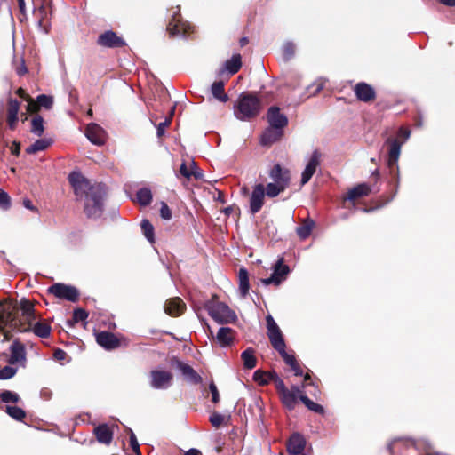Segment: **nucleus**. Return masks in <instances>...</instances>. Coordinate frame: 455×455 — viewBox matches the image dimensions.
I'll list each match as a JSON object with an SVG mask.
<instances>
[{"label":"nucleus","instance_id":"nucleus-37","mask_svg":"<svg viewBox=\"0 0 455 455\" xmlns=\"http://www.w3.org/2000/svg\"><path fill=\"white\" fill-rule=\"evenodd\" d=\"M20 401L19 394L11 390H4L0 393V403H18Z\"/></svg>","mask_w":455,"mask_h":455},{"label":"nucleus","instance_id":"nucleus-52","mask_svg":"<svg viewBox=\"0 0 455 455\" xmlns=\"http://www.w3.org/2000/svg\"><path fill=\"white\" fill-rule=\"evenodd\" d=\"M225 420V417L219 413V412H213L210 416V422L214 427H219Z\"/></svg>","mask_w":455,"mask_h":455},{"label":"nucleus","instance_id":"nucleus-28","mask_svg":"<svg viewBox=\"0 0 455 455\" xmlns=\"http://www.w3.org/2000/svg\"><path fill=\"white\" fill-rule=\"evenodd\" d=\"M292 389L293 392L287 390L282 395H280L282 403L289 410L294 409L297 403V393L300 392L298 387H293Z\"/></svg>","mask_w":455,"mask_h":455},{"label":"nucleus","instance_id":"nucleus-13","mask_svg":"<svg viewBox=\"0 0 455 455\" xmlns=\"http://www.w3.org/2000/svg\"><path fill=\"white\" fill-rule=\"evenodd\" d=\"M321 155L317 150H315L307 162L304 171L301 174V185L307 184L315 174L317 167L320 165Z\"/></svg>","mask_w":455,"mask_h":455},{"label":"nucleus","instance_id":"nucleus-39","mask_svg":"<svg viewBox=\"0 0 455 455\" xmlns=\"http://www.w3.org/2000/svg\"><path fill=\"white\" fill-rule=\"evenodd\" d=\"M296 52V45L291 41H286L282 46V56L284 61H290Z\"/></svg>","mask_w":455,"mask_h":455},{"label":"nucleus","instance_id":"nucleus-18","mask_svg":"<svg viewBox=\"0 0 455 455\" xmlns=\"http://www.w3.org/2000/svg\"><path fill=\"white\" fill-rule=\"evenodd\" d=\"M389 145L387 164L390 168L397 166V162L401 154L402 142L396 139L388 138L386 141Z\"/></svg>","mask_w":455,"mask_h":455},{"label":"nucleus","instance_id":"nucleus-60","mask_svg":"<svg viewBox=\"0 0 455 455\" xmlns=\"http://www.w3.org/2000/svg\"><path fill=\"white\" fill-rule=\"evenodd\" d=\"M11 153L14 156H19L20 152V142L13 141L10 148Z\"/></svg>","mask_w":455,"mask_h":455},{"label":"nucleus","instance_id":"nucleus-26","mask_svg":"<svg viewBox=\"0 0 455 455\" xmlns=\"http://www.w3.org/2000/svg\"><path fill=\"white\" fill-rule=\"evenodd\" d=\"M20 307L23 319L31 326L36 319L34 305L28 299L22 298Z\"/></svg>","mask_w":455,"mask_h":455},{"label":"nucleus","instance_id":"nucleus-36","mask_svg":"<svg viewBox=\"0 0 455 455\" xmlns=\"http://www.w3.org/2000/svg\"><path fill=\"white\" fill-rule=\"evenodd\" d=\"M139 204L142 206H147L152 202V193L148 188H140L136 194Z\"/></svg>","mask_w":455,"mask_h":455},{"label":"nucleus","instance_id":"nucleus-16","mask_svg":"<svg viewBox=\"0 0 455 455\" xmlns=\"http://www.w3.org/2000/svg\"><path fill=\"white\" fill-rule=\"evenodd\" d=\"M97 343L107 350L117 348L120 346V340L116 335L109 331H100L96 335Z\"/></svg>","mask_w":455,"mask_h":455},{"label":"nucleus","instance_id":"nucleus-22","mask_svg":"<svg viewBox=\"0 0 455 455\" xmlns=\"http://www.w3.org/2000/svg\"><path fill=\"white\" fill-rule=\"evenodd\" d=\"M242 67V60L240 54H234L231 59L225 61L223 68L219 71L220 75L225 72L230 76L236 74Z\"/></svg>","mask_w":455,"mask_h":455},{"label":"nucleus","instance_id":"nucleus-41","mask_svg":"<svg viewBox=\"0 0 455 455\" xmlns=\"http://www.w3.org/2000/svg\"><path fill=\"white\" fill-rule=\"evenodd\" d=\"M33 332L40 338H47L50 336L51 327L47 323L36 322L33 325Z\"/></svg>","mask_w":455,"mask_h":455},{"label":"nucleus","instance_id":"nucleus-43","mask_svg":"<svg viewBox=\"0 0 455 455\" xmlns=\"http://www.w3.org/2000/svg\"><path fill=\"white\" fill-rule=\"evenodd\" d=\"M287 188L275 182H270L267 185L265 188V195H267L268 197H275L280 193L283 192Z\"/></svg>","mask_w":455,"mask_h":455},{"label":"nucleus","instance_id":"nucleus-27","mask_svg":"<svg viewBox=\"0 0 455 455\" xmlns=\"http://www.w3.org/2000/svg\"><path fill=\"white\" fill-rule=\"evenodd\" d=\"M370 192V186H368L365 183H361L349 189L347 192V196L345 197V199L348 201H354L357 198L368 196Z\"/></svg>","mask_w":455,"mask_h":455},{"label":"nucleus","instance_id":"nucleus-54","mask_svg":"<svg viewBox=\"0 0 455 455\" xmlns=\"http://www.w3.org/2000/svg\"><path fill=\"white\" fill-rule=\"evenodd\" d=\"M130 444H131V448L133 451V452L136 453L137 455H140V450L139 443L137 441V438H136L134 433L131 429H130Z\"/></svg>","mask_w":455,"mask_h":455},{"label":"nucleus","instance_id":"nucleus-50","mask_svg":"<svg viewBox=\"0 0 455 455\" xmlns=\"http://www.w3.org/2000/svg\"><path fill=\"white\" fill-rule=\"evenodd\" d=\"M285 348L286 347H283V350H278L277 352L280 354V355L282 356L286 364H288L289 366H293V364H295V363L297 362L296 358L294 357V355H289L286 352Z\"/></svg>","mask_w":455,"mask_h":455},{"label":"nucleus","instance_id":"nucleus-53","mask_svg":"<svg viewBox=\"0 0 455 455\" xmlns=\"http://www.w3.org/2000/svg\"><path fill=\"white\" fill-rule=\"evenodd\" d=\"M160 216L164 220H169L172 218V211L164 202H161Z\"/></svg>","mask_w":455,"mask_h":455},{"label":"nucleus","instance_id":"nucleus-23","mask_svg":"<svg viewBox=\"0 0 455 455\" xmlns=\"http://www.w3.org/2000/svg\"><path fill=\"white\" fill-rule=\"evenodd\" d=\"M215 339L220 347H229L234 340V331L229 327H220L216 334Z\"/></svg>","mask_w":455,"mask_h":455},{"label":"nucleus","instance_id":"nucleus-40","mask_svg":"<svg viewBox=\"0 0 455 455\" xmlns=\"http://www.w3.org/2000/svg\"><path fill=\"white\" fill-rule=\"evenodd\" d=\"M88 315L89 314L86 310L83 308H76L73 312L72 319L67 321V325L68 327H73L78 322L86 320Z\"/></svg>","mask_w":455,"mask_h":455},{"label":"nucleus","instance_id":"nucleus-51","mask_svg":"<svg viewBox=\"0 0 455 455\" xmlns=\"http://www.w3.org/2000/svg\"><path fill=\"white\" fill-rule=\"evenodd\" d=\"M10 205L11 199L9 195L5 191L0 189V208L3 210H7Z\"/></svg>","mask_w":455,"mask_h":455},{"label":"nucleus","instance_id":"nucleus-4","mask_svg":"<svg viewBox=\"0 0 455 455\" xmlns=\"http://www.w3.org/2000/svg\"><path fill=\"white\" fill-rule=\"evenodd\" d=\"M205 308L209 315L218 323H234L237 318L235 311L223 302L209 300L205 303Z\"/></svg>","mask_w":455,"mask_h":455},{"label":"nucleus","instance_id":"nucleus-48","mask_svg":"<svg viewBox=\"0 0 455 455\" xmlns=\"http://www.w3.org/2000/svg\"><path fill=\"white\" fill-rule=\"evenodd\" d=\"M271 377H272V379H273L272 381L275 383V388L280 393V395H282L285 391L289 390L285 387V384H284L283 380L278 376L277 373H274L273 375H271Z\"/></svg>","mask_w":455,"mask_h":455},{"label":"nucleus","instance_id":"nucleus-29","mask_svg":"<svg viewBox=\"0 0 455 455\" xmlns=\"http://www.w3.org/2000/svg\"><path fill=\"white\" fill-rule=\"evenodd\" d=\"M239 278V291L243 297L248 294L250 283H249V274L246 268L241 267L238 271Z\"/></svg>","mask_w":455,"mask_h":455},{"label":"nucleus","instance_id":"nucleus-46","mask_svg":"<svg viewBox=\"0 0 455 455\" xmlns=\"http://www.w3.org/2000/svg\"><path fill=\"white\" fill-rule=\"evenodd\" d=\"M17 372V369L11 366H4L0 369V380H5L12 378Z\"/></svg>","mask_w":455,"mask_h":455},{"label":"nucleus","instance_id":"nucleus-21","mask_svg":"<svg viewBox=\"0 0 455 455\" xmlns=\"http://www.w3.org/2000/svg\"><path fill=\"white\" fill-rule=\"evenodd\" d=\"M11 355L8 360L9 363L15 364L18 363H23L26 361V351L22 344L18 341H14L10 347Z\"/></svg>","mask_w":455,"mask_h":455},{"label":"nucleus","instance_id":"nucleus-56","mask_svg":"<svg viewBox=\"0 0 455 455\" xmlns=\"http://www.w3.org/2000/svg\"><path fill=\"white\" fill-rule=\"evenodd\" d=\"M209 389L212 394V401L214 403H217L220 401V395H219L218 388H217L216 385L214 384V382L210 383Z\"/></svg>","mask_w":455,"mask_h":455},{"label":"nucleus","instance_id":"nucleus-58","mask_svg":"<svg viewBox=\"0 0 455 455\" xmlns=\"http://www.w3.org/2000/svg\"><path fill=\"white\" fill-rule=\"evenodd\" d=\"M28 72V68L25 65V61L21 59L20 66L16 68V73L18 76H22Z\"/></svg>","mask_w":455,"mask_h":455},{"label":"nucleus","instance_id":"nucleus-33","mask_svg":"<svg viewBox=\"0 0 455 455\" xmlns=\"http://www.w3.org/2000/svg\"><path fill=\"white\" fill-rule=\"evenodd\" d=\"M314 226V220L307 219L301 226L297 227L296 233L300 239L305 240L310 235Z\"/></svg>","mask_w":455,"mask_h":455},{"label":"nucleus","instance_id":"nucleus-14","mask_svg":"<svg viewBox=\"0 0 455 455\" xmlns=\"http://www.w3.org/2000/svg\"><path fill=\"white\" fill-rule=\"evenodd\" d=\"M267 122L270 126L283 130L288 124V118L278 107L273 106L267 111Z\"/></svg>","mask_w":455,"mask_h":455},{"label":"nucleus","instance_id":"nucleus-38","mask_svg":"<svg viewBox=\"0 0 455 455\" xmlns=\"http://www.w3.org/2000/svg\"><path fill=\"white\" fill-rule=\"evenodd\" d=\"M44 132V118L36 115L31 121V132L36 136H42Z\"/></svg>","mask_w":455,"mask_h":455},{"label":"nucleus","instance_id":"nucleus-8","mask_svg":"<svg viewBox=\"0 0 455 455\" xmlns=\"http://www.w3.org/2000/svg\"><path fill=\"white\" fill-rule=\"evenodd\" d=\"M290 272V268L287 265L283 264V259L280 258L273 267V273L267 278L262 279L261 282L265 285H279L283 280H285L287 275Z\"/></svg>","mask_w":455,"mask_h":455},{"label":"nucleus","instance_id":"nucleus-44","mask_svg":"<svg viewBox=\"0 0 455 455\" xmlns=\"http://www.w3.org/2000/svg\"><path fill=\"white\" fill-rule=\"evenodd\" d=\"M140 227H141L142 232H143L145 237L147 238V240L150 243H153L155 242L153 225L150 223V221L148 220L143 219L141 220Z\"/></svg>","mask_w":455,"mask_h":455},{"label":"nucleus","instance_id":"nucleus-64","mask_svg":"<svg viewBox=\"0 0 455 455\" xmlns=\"http://www.w3.org/2000/svg\"><path fill=\"white\" fill-rule=\"evenodd\" d=\"M200 451L195 448L189 449L185 455H199Z\"/></svg>","mask_w":455,"mask_h":455},{"label":"nucleus","instance_id":"nucleus-12","mask_svg":"<svg viewBox=\"0 0 455 455\" xmlns=\"http://www.w3.org/2000/svg\"><path fill=\"white\" fill-rule=\"evenodd\" d=\"M269 177L275 183H278L285 188L290 185V171L283 168L280 164H275L269 171Z\"/></svg>","mask_w":455,"mask_h":455},{"label":"nucleus","instance_id":"nucleus-45","mask_svg":"<svg viewBox=\"0 0 455 455\" xmlns=\"http://www.w3.org/2000/svg\"><path fill=\"white\" fill-rule=\"evenodd\" d=\"M36 101L40 107L46 109L52 108L53 105V98L46 94H40L36 98Z\"/></svg>","mask_w":455,"mask_h":455},{"label":"nucleus","instance_id":"nucleus-10","mask_svg":"<svg viewBox=\"0 0 455 455\" xmlns=\"http://www.w3.org/2000/svg\"><path fill=\"white\" fill-rule=\"evenodd\" d=\"M97 44L107 48H118L126 44L125 41L112 30H108L100 34L98 36Z\"/></svg>","mask_w":455,"mask_h":455},{"label":"nucleus","instance_id":"nucleus-62","mask_svg":"<svg viewBox=\"0 0 455 455\" xmlns=\"http://www.w3.org/2000/svg\"><path fill=\"white\" fill-rule=\"evenodd\" d=\"M292 371H294V374L296 376H302L303 375V371L301 370V368L299 367V365L298 364V363L296 362L295 364H293V366H291Z\"/></svg>","mask_w":455,"mask_h":455},{"label":"nucleus","instance_id":"nucleus-24","mask_svg":"<svg viewBox=\"0 0 455 455\" xmlns=\"http://www.w3.org/2000/svg\"><path fill=\"white\" fill-rule=\"evenodd\" d=\"M94 434L99 443L109 444L113 439V432L107 424L99 425L94 428Z\"/></svg>","mask_w":455,"mask_h":455},{"label":"nucleus","instance_id":"nucleus-25","mask_svg":"<svg viewBox=\"0 0 455 455\" xmlns=\"http://www.w3.org/2000/svg\"><path fill=\"white\" fill-rule=\"evenodd\" d=\"M283 135V130L268 126L261 135L260 143L264 146L277 141Z\"/></svg>","mask_w":455,"mask_h":455},{"label":"nucleus","instance_id":"nucleus-17","mask_svg":"<svg viewBox=\"0 0 455 455\" xmlns=\"http://www.w3.org/2000/svg\"><path fill=\"white\" fill-rule=\"evenodd\" d=\"M356 98L363 102H369L375 99L376 93L373 87L364 82H360L354 88Z\"/></svg>","mask_w":455,"mask_h":455},{"label":"nucleus","instance_id":"nucleus-42","mask_svg":"<svg viewBox=\"0 0 455 455\" xmlns=\"http://www.w3.org/2000/svg\"><path fill=\"white\" fill-rule=\"evenodd\" d=\"M299 400L307 406L308 410L319 414H323V407L310 400L306 395H300Z\"/></svg>","mask_w":455,"mask_h":455},{"label":"nucleus","instance_id":"nucleus-34","mask_svg":"<svg viewBox=\"0 0 455 455\" xmlns=\"http://www.w3.org/2000/svg\"><path fill=\"white\" fill-rule=\"evenodd\" d=\"M241 357L243 362L244 368L248 370H251L256 366V357L254 356V349L251 347H248L245 349Z\"/></svg>","mask_w":455,"mask_h":455},{"label":"nucleus","instance_id":"nucleus-15","mask_svg":"<svg viewBox=\"0 0 455 455\" xmlns=\"http://www.w3.org/2000/svg\"><path fill=\"white\" fill-rule=\"evenodd\" d=\"M85 136L94 145L101 146L105 143V131L97 124H89L85 130Z\"/></svg>","mask_w":455,"mask_h":455},{"label":"nucleus","instance_id":"nucleus-1","mask_svg":"<svg viewBox=\"0 0 455 455\" xmlns=\"http://www.w3.org/2000/svg\"><path fill=\"white\" fill-rule=\"evenodd\" d=\"M68 181L77 200L84 198V212L90 219H98L104 210L107 188L102 183H92L81 172H72Z\"/></svg>","mask_w":455,"mask_h":455},{"label":"nucleus","instance_id":"nucleus-57","mask_svg":"<svg viewBox=\"0 0 455 455\" xmlns=\"http://www.w3.org/2000/svg\"><path fill=\"white\" fill-rule=\"evenodd\" d=\"M180 172L182 176L186 177V178H190L191 175L193 174V172H189L188 169L187 168V165L185 163H182L181 165H180ZM194 176L198 179L201 175L198 173H194Z\"/></svg>","mask_w":455,"mask_h":455},{"label":"nucleus","instance_id":"nucleus-32","mask_svg":"<svg viewBox=\"0 0 455 455\" xmlns=\"http://www.w3.org/2000/svg\"><path fill=\"white\" fill-rule=\"evenodd\" d=\"M211 92L213 97L221 102H227L228 96L224 92V83L222 81H216L211 86Z\"/></svg>","mask_w":455,"mask_h":455},{"label":"nucleus","instance_id":"nucleus-6","mask_svg":"<svg viewBox=\"0 0 455 455\" xmlns=\"http://www.w3.org/2000/svg\"><path fill=\"white\" fill-rule=\"evenodd\" d=\"M172 374L167 371L153 370L149 373V385L154 389L165 390L172 385Z\"/></svg>","mask_w":455,"mask_h":455},{"label":"nucleus","instance_id":"nucleus-47","mask_svg":"<svg viewBox=\"0 0 455 455\" xmlns=\"http://www.w3.org/2000/svg\"><path fill=\"white\" fill-rule=\"evenodd\" d=\"M20 110V102L18 100L10 98L8 100L7 115L18 116Z\"/></svg>","mask_w":455,"mask_h":455},{"label":"nucleus","instance_id":"nucleus-19","mask_svg":"<svg viewBox=\"0 0 455 455\" xmlns=\"http://www.w3.org/2000/svg\"><path fill=\"white\" fill-rule=\"evenodd\" d=\"M306 446L304 436L299 433H294L289 439L287 450L289 453L299 455L303 452Z\"/></svg>","mask_w":455,"mask_h":455},{"label":"nucleus","instance_id":"nucleus-59","mask_svg":"<svg viewBox=\"0 0 455 455\" xmlns=\"http://www.w3.org/2000/svg\"><path fill=\"white\" fill-rule=\"evenodd\" d=\"M18 122V116L7 115V123L10 129L13 130Z\"/></svg>","mask_w":455,"mask_h":455},{"label":"nucleus","instance_id":"nucleus-55","mask_svg":"<svg viewBox=\"0 0 455 455\" xmlns=\"http://www.w3.org/2000/svg\"><path fill=\"white\" fill-rule=\"evenodd\" d=\"M171 116L168 117V118H165V120L164 122H161L157 127H156V134H157V137H161L164 134V129L165 127H167L170 123H171Z\"/></svg>","mask_w":455,"mask_h":455},{"label":"nucleus","instance_id":"nucleus-7","mask_svg":"<svg viewBox=\"0 0 455 455\" xmlns=\"http://www.w3.org/2000/svg\"><path fill=\"white\" fill-rule=\"evenodd\" d=\"M48 291L59 299H64L70 302H76L79 296L76 287L64 283H55L48 288Z\"/></svg>","mask_w":455,"mask_h":455},{"label":"nucleus","instance_id":"nucleus-11","mask_svg":"<svg viewBox=\"0 0 455 455\" xmlns=\"http://www.w3.org/2000/svg\"><path fill=\"white\" fill-rule=\"evenodd\" d=\"M265 187L263 184L254 186L250 197V211L255 214L260 211L264 204Z\"/></svg>","mask_w":455,"mask_h":455},{"label":"nucleus","instance_id":"nucleus-31","mask_svg":"<svg viewBox=\"0 0 455 455\" xmlns=\"http://www.w3.org/2000/svg\"><path fill=\"white\" fill-rule=\"evenodd\" d=\"M52 144V140L51 139H39L36 140L33 144L26 148V153L32 155L39 151H43L46 149L49 146Z\"/></svg>","mask_w":455,"mask_h":455},{"label":"nucleus","instance_id":"nucleus-61","mask_svg":"<svg viewBox=\"0 0 455 455\" xmlns=\"http://www.w3.org/2000/svg\"><path fill=\"white\" fill-rule=\"evenodd\" d=\"M53 356L58 361L64 360L66 357V352L62 349L58 348L54 351Z\"/></svg>","mask_w":455,"mask_h":455},{"label":"nucleus","instance_id":"nucleus-9","mask_svg":"<svg viewBox=\"0 0 455 455\" xmlns=\"http://www.w3.org/2000/svg\"><path fill=\"white\" fill-rule=\"evenodd\" d=\"M172 365L178 369L182 374L183 378L189 383L199 384L202 382V377L188 364L178 360L173 359Z\"/></svg>","mask_w":455,"mask_h":455},{"label":"nucleus","instance_id":"nucleus-5","mask_svg":"<svg viewBox=\"0 0 455 455\" xmlns=\"http://www.w3.org/2000/svg\"><path fill=\"white\" fill-rule=\"evenodd\" d=\"M267 322V334L270 340L272 347L276 350H283V347H286L285 341L283 339L282 331L275 323L272 315H268L266 317Z\"/></svg>","mask_w":455,"mask_h":455},{"label":"nucleus","instance_id":"nucleus-20","mask_svg":"<svg viewBox=\"0 0 455 455\" xmlns=\"http://www.w3.org/2000/svg\"><path fill=\"white\" fill-rule=\"evenodd\" d=\"M184 308V302L178 297L167 300L164 305V312L171 316H178L181 315Z\"/></svg>","mask_w":455,"mask_h":455},{"label":"nucleus","instance_id":"nucleus-30","mask_svg":"<svg viewBox=\"0 0 455 455\" xmlns=\"http://www.w3.org/2000/svg\"><path fill=\"white\" fill-rule=\"evenodd\" d=\"M1 409L5 411L9 417L17 421H22L26 417V411L18 406L5 405L4 407L1 406Z\"/></svg>","mask_w":455,"mask_h":455},{"label":"nucleus","instance_id":"nucleus-63","mask_svg":"<svg viewBox=\"0 0 455 455\" xmlns=\"http://www.w3.org/2000/svg\"><path fill=\"white\" fill-rule=\"evenodd\" d=\"M312 86H315V89L314 92V94H315V93L319 92L323 88V82L317 81L314 84H312Z\"/></svg>","mask_w":455,"mask_h":455},{"label":"nucleus","instance_id":"nucleus-49","mask_svg":"<svg viewBox=\"0 0 455 455\" xmlns=\"http://www.w3.org/2000/svg\"><path fill=\"white\" fill-rule=\"evenodd\" d=\"M14 321L15 320L10 312L1 313L0 314V329H3L8 323H10L12 325H15L16 323H13Z\"/></svg>","mask_w":455,"mask_h":455},{"label":"nucleus","instance_id":"nucleus-35","mask_svg":"<svg viewBox=\"0 0 455 455\" xmlns=\"http://www.w3.org/2000/svg\"><path fill=\"white\" fill-rule=\"evenodd\" d=\"M274 373H276L275 371H263L261 370H257L253 373V379L258 382L261 386L267 385L269 382H271L272 377Z\"/></svg>","mask_w":455,"mask_h":455},{"label":"nucleus","instance_id":"nucleus-3","mask_svg":"<svg viewBox=\"0 0 455 455\" xmlns=\"http://www.w3.org/2000/svg\"><path fill=\"white\" fill-rule=\"evenodd\" d=\"M166 29L172 37L185 38L193 30V27L182 20L180 14V7L177 6L169 11Z\"/></svg>","mask_w":455,"mask_h":455},{"label":"nucleus","instance_id":"nucleus-2","mask_svg":"<svg viewBox=\"0 0 455 455\" xmlns=\"http://www.w3.org/2000/svg\"><path fill=\"white\" fill-rule=\"evenodd\" d=\"M262 109L261 100L251 92L239 95L234 106V115L241 121H249L259 115Z\"/></svg>","mask_w":455,"mask_h":455}]
</instances>
